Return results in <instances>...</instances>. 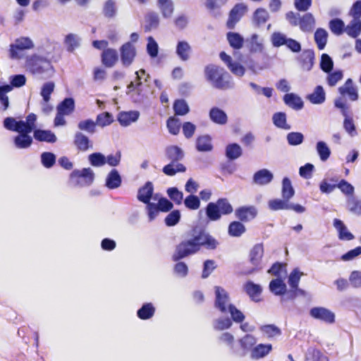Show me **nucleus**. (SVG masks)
<instances>
[{"label":"nucleus","mask_w":361,"mask_h":361,"mask_svg":"<svg viewBox=\"0 0 361 361\" xmlns=\"http://www.w3.org/2000/svg\"><path fill=\"white\" fill-rule=\"evenodd\" d=\"M190 238L182 240L176 246L171 259L176 262L173 272L178 276L185 278L188 274V267L181 259L197 253L203 247L209 250H214L219 242L205 228L194 226L190 231Z\"/></svg>","instance_id":"obj_1"},{"label":"nucleus","mask_w":361,"mask_h":361,"mask_svg":"<svg viewBox=\"0 0 361 361\" xmlns=\"http://www.w3.org/2000/svg\"><path fill=\"white\" fill-rule=\"evenodd\" d=\"M204 73L206 80L215 89L226 90L234 87L229 73L219 66L209 64L204 67Z\"/></svg>","instance_id":"obj_2"},{"label":"nucleus","mask_w":361,"mask_h":361,"mask_svg":"<svg viewBox=\"0 0 361 361\" xmlns=\"http://www.w3.org/2000/svg\"><path fill=\"white\" fill-rule=\"evenodd\" d=\"M183 150L178 145H169L165 148V157L170 161V163L165 165L162 172L169 176H173L177 173H184L186 167L179 161L184 158Z\"/></svg>","instance_id":"obj_3"},{"label":"nucleus","mask_w":361,"mask_h":361,"mask_svg":"<svg viewBox=\"0 0 361 361\" xmlns=\"http://www.w3.org/2000/svg\"><path fill=\"white\" fill-rule=\"evenodd\" d=\"M233 212V208L228 200L219 198L216 202H209L204 208L208 222L219 221L222 216H227Z\"/></svg>","instance_id":"obj_4"},{"label":"nucleus","mask_w":361,"mask_h":361,"mask_svg":"<svg viewBox=\"0 0 361 361\" xmlns=\"http://www.w3.org/2000/svg\"><path fill=\"white\" fill-rule=\"evenodd\" d=\"M285 18L292 27H298L300 31L305 33H311L316 25V19L310 12L301 15L298 12L288 11Z\"/></svg>","instance_id":"obj_5"},{"label":"nucleus","mask_w":361,"mask_h":361,"mask_svg":"<svg viewBox=\"0 0 361 361\" xmlns=\"http://www.w3.org/2000/svg\"><path fill=\"white\" fill-rule=\"evenodd\" d=\"M26 63L27 68L32 74L42 75L44 78L51 77L54 72L51 61L37 54L28 58Z\"/></svg>","instance_id":"obj_6"},{"label":"nucleus","mask_w":361,"mask_h":361,"mask_svg":"<svg viewBox=\"0 0 361 361\" xmlns=\"http://www.w3.org/2000/svg\"><path fill=\"white\" fill-rule=\"evenodd\" d=\"M36 122V114L30 113L26 116L25 121L21 119L17 120L16 118L11 116L6 117L3 121V126L9 131L19 133L25 130L27 131L33 130Z\"/></svg>","instance_id":"obj_7"},{"label":"nucleus","mask_w":361,"mask_h":361,"mask_svg":"<svg viewBox=\"0 0 361 361\" xmlns=\"http://www.w3.org/2000/svg\"><path fill=\"white\" fill-rule=\"evenodd\" d=\"M94 180V173L90 168H83L81 170L74 169L70 174L69 181L75 188L90 186Z\"/></svg>","instance_id":"obj_8"},{"label":"nucleus","mask_w":361,"mask_h":361,"mask_svg":"<svg viewBox=\"0 0 361 361\" xmlns=\"http://www.w3.org/2000/svg\"><path fill=\"white\" fill-rule=\"evenodd\" d=\"M303 274L300 271L298 268H295L290 272L288 278V284L290 287L287 293L286 297L281 298V303L283 304L286 300H295L298 295H305V291L299 288L298 285L300 281L301 276Z\"/></svg>","instance_id":"obj_9"},{"label":"nucleus","mask_w":361,"mask_h":361,"mask_svg":"<svg viewBox=\"0 0 361 361\" xmlns=\"http://www.w3.org/2000/svg\"><path fill=\"white\" fill-rule=\"evenodd\" d=\"M264 255V247L262 243L255 244L251 249L249 255V259L253 267L247 271V274L259 271L262 269V261Z\"/></svg>","instance_id":"obj_10"},{"label":"nucleus","mask_w":361,"mask_h":361,"mask_svg":"<svg viewBox=\"0 0 361 361\" xmlns=\"http://www.w3.org/2000/svg\"><path fill=\"white\" fill-rule=\"evenodd\" d=\"M119 52L120 59L123 66L126 68L130 66L137 54L135 45L130 42H127L121 46Z\"/></svg>","instance_id":"obj_11"},{"label":"nucleus","mask_w":361,"mask_h":361,"mask_svg":"<svg viewBox=\"0 0 361 361\" xmlns=\"http://www.w3.org/2000/svg\"><path fill=\"white\" fill-rule=\"evenodd\" d=\"M215 299L214 306L220 312H227L228 305L230 303L228 293L221 286L214 287Z\"/></svg>","instance_id":"obj_12"},{"label":"nucleus","mask_w":361,"mask_h":361,"mask_svg":"<svg viewBox=\"0 0 361 361\" xmlns=\"http://www.w3.org/2000/svg\"><path fill=\"white\" fill-rule=\"evenodd\" d=\"M310 315L314 319L320 320L329 324H332L336 321L334 312L324 307H312L310 310Z\"/></svg>","instance_id":"obj_13"},{"label":"nucleus","mask_w":361,"mask_h":361,"mask_svg":"<svg viewBox=\"0 0 361 361\" xmlns=\"http://www.w3.org/2000/svg\"><path fill=\"white\" fill-rule=\"evenodd\" d=\"M247 10V6L243 3L236 4L229 12L226 27L230 30L235 28V25L240 20Z\"/></svg>","instance_id":"obj_14"},{"label":"nucleus","mask_w":361,"mask_h":361,"mask_svg":"<svg viewBox=\"0 0 361 361\" xmlns=\"http://www.w3.org/2000/svg\"><path fill=\"white\" fill-rule=\"evenodd\" d=\"M34 44L30 38L23 37L16 39L15 42L10 45V57L11 59H18L19 57L18 51L33 48Z\"/></svg>","instance_id":"obj_15"},{"label":"nucleus","mask_w":361,"mask_h":361,"mask_svg":"<svg viewBox=\"0 0 361 361\" xmlns=\"http://www.w3.org/2000/svg\"><path fill=\"white\" fill-rule=\"evenodd\" d=\"M257 209L253 205L241 206L235 209V216L241 222H249L257 215Z\"/></svg>","instance_id":"obj_16"},{"label":"nucleus","mask_w":361,"mask_h":361,"mask_svg":"<svg viewBox=\"0 0 361 361\" xmlns=\"http://www.w3.org/2000/svg\"><path fill=\"white\" fill-rule=\"evenodd\" d=\"M30 133L32 132L25 130L14 136L13 142L15 147L20 149H28L33 143V137L29 135Z\"/></svg>","instance_id":"obj_17"},{"label":"nucleus","mask_w":361,"mask_h":361,"mask_svg":"<svg viewBox=\"0 0 361 361\" xmlns=\"http://www.w3.org/2000/svg\"><path fill=\"white\" fill-rule=\"evenodd\" d=\"M32 132L33 139L37 142L54 144L57 141L56 135L51 130L37 128L35 126Z\"/></svg>","instance_id":"obj_18"},{"label":"nucleus","mask_w":361,"mask_h":361,"mask_svg":"<svg viewBox=\"0 0 361 361\" xmlns=\"http://www.w3.org/2000/svg\"><path fill=\"white\" fill-rule=\"evenodd\" d=\"M239 345L242 349L241 352L233 350V353L240 357H244L248 352L251 353L252 349L255 346L257 343L256 338L252 334H245L243 337L238 340Z\"/></svg>","instance_id":"obj_19"},{"label":"nucleus","mask_w":361,"mask_h":361,"mask_svg":"<svg viewBox=\"0 0 361 361\" xmlns=\"http://www.w3.org/2000/svg\"><path fill=\"white\" fill-rule=\"evenodd\" d=\"M140 115V112L137 110L122 111L117 114V121L121 126L127 127L136 122Z\"/></svg>","instance_id":"obj_20"},{"label":"nucleus","mask_w":361,"mask_h":361,"mask_svg":"<svg viewBox=\"0 0 361 361\" xmlns=\"http://www.w3.org/2000/svg\"><path fill=\"white\" fill-rule=\"evenodd\" d=\"M274 179L273 173L267 169L257 171L252 176V183L257 185H267Z\"/></svg>","instance_id":"obj_21"},{"label":"nucleus","mask_w":361,"mask_h":361,"mask_svg":"<svg viewBox=\"0 0 361 361\" xmlns=\"http://www.w3.org/2000/svg\"><path fill=\"white\" fill-rule=\"evenodd\" d=\"M73 144L78 151L87 152L93 148L90 139L80 131H77L73 137Z\"/></svg>","instance_id":"obj_22"},{"label":"nucleus","mask_w":361,"mask_h":361,"mask_svg":"<svg viewBox=\"0 0 361 361\" xmlns=\"http://www.w3.org/2000/svg\"><path fill=\"white\" fill-rule=\"evenodd\" d=\"M315 59V54L313 49H305L298 58L302 68L304 71H310L312 69Z\"/></svg>","instance_id":"obj_23"},{"label":"nucleus","mask_w":361,"mask_h":361,"mask_svg":"<svg viewBox=\"0 0 361 361\" xmlns=\"http://www.w3.org/2000/svg\"><path fill=\"white\" fill-rule=\"evenodd\" d=\"M338 91L341 96L347 95L350 101L355 102L359 98L357 90L351 78L347 79L344 85L338 87Z\"/></svg>","instance_id":"obj_24"},{"label":"nucleus","mask_w":361,"mask_h":361,"mask_svg":"<svg viewBox=\"0 0 361 361\" xmlns=\"http://www.w3.org/2000/svg\"><path fill=\"white\" fill-rule=\"evenodd\" d=\"M269 288L271 293L274 295L286 297L288 290L287 286L281 277L272 279L269 284Z\"/></svg>","instance_id":"obj_25"},{"label":"nucleus","mask_w":361,"mask_h":361,"mask_svg":"<svg viewBox=\"0 0 361 361\" xmlns=\"http://www.w3.org/2000/svg\"><path fill=\"white\" fill-rule=\"evenodd\" d=\"M154 194V185L151 181H147L137 190V199L139 202L147 204L151 202Z\"/></svg>","instance_id":"obj_26"},{"label":"nucleus","mask_w":361,"mask_h":361,"mask_svg":"<svg viewBox=\"0 0 361 361\" xmlns=\"http://www.w3.org/2000/svg\"><path fill=\"white\" fill-rule=\"evenodd\" d=\"M243 289L252 301L255 302L261 301L260 295L262 293V288L259 284L247 281L244 284Z\"/></svg>","instance_id":"obj_27"},{"label":"nucleus","mask_w":361,"mask_h":361,"mask_svg":"<svg viewBox=\"0 0 361 361\" xmlns=\"http://www.w3.org/2000/svg\"><path fill=\"white\" fill-rule=\"evenodd\" d=\"M270 15L264 8H257L252 13V24L255 27L259 28L269 20Z\"/></svg>","instance_id":"obj_28"},{"label":"nucleus","mask_w":361,"mask_h":361,"mask_svg":"<svg viewBox=\"0 0 361 361\" xmlns=\"http://www.w3.org/2000/svg\"><path fill=\"white\" fill-rule=\"evenodd\" d=\"M102 64L106 68L114 66L118 60V54L116 49L113 48H106L101 54Z\"/></svg>","instance_id":"obj_29"},{"label":"nucleus","mask_w":361,"mask_h":361,"mask_svg":"<svg viewBox=\"0 0 361 361\" xmlns=\"http://www.w3.org/2000/svg\"><path fill=\"white\" fill-rule=\"evenodd\" d=\"M306 99L315 105L322 104L326 101V92L323 86L317 85L313 92L306 96Z\"/></svg>","instance_id":"obj_30"},{"label":"nucleus","mask_w":361,"mask_h":361,"mask_svg":"<svg viewBox=\"0 0 361 361\" xmlns=\"http://www.w3.org/2000/svg\"><path fill=\"white\" fill-rule=\"evenodd\" d=\"M122 184V178L116 169H111L107 174L105 179V186L109 190L118 188Z\"/></svg>","instance_id":"obj_31"},{"label":"nucleus","mask_w":361,"mask_h":361,"mask_svg":"<svg viewBox=\"0 0 361 361\" xmlns=\"http://www.w3.org/2000/svg\"><path fill=\"white\" fill-rule=\"evenodd\" d=\"M209 117L214 123L224 126L228 122V116L226 113L217 106H213L209 111Z\"/></svg>","instance_id":"obj_32"},{"label":"nucleus","mask_w":361,"mask_h":361,"mask_svg":"<svg viewBox=\"0 0 361 361\" xmlns=\"http://www.w3.org/2000/svg\"><path fill=\"white\" fill-rule=\"evenodd\" d=\"M272 348V345L270 343H259L252 349L250 358L256 360L262 359L271 353Z\"/></svg>","instance_id":"obj_33"},{"label":"nucleus","mask_w":361,"mask_h":361,"mask_svg":"<svg viewBox=\"0 0 361 361\" xmlns=\"http://www.w3.org/2000/svg\"><path fill=\"white\" fill-rule=\"evenodd\" d=\"M333 225L338 231V238L341 240H352L355 238L354 235L348 230L346 226L341 219H334Z\"/></svg>","instance_id":"obj_34"},{"label":"nucleus","mask_w":361,"mask_h":361,"mask_svg":"<svg viewBox=\"0 0 361 361\" xmlns=\"http://www.w3.org/2000/svg\"><path fill=\"white\" fill-rule=\"evenodd\" d=\"M283 100L286 105L295 111L301 110L304 106V102L301 97L295 93H286L283 96Z\"/></svg>","instance_id":"obj_35"},{"label":"nucleus","mask_w":361,"mask_h":361,"mask_svg":"<svg viewBox=\"0 0 361 361\" xmlns=\"http://www.w3.org/2000/svg\"><path fill=\"white\" fill-rule=\"evenodd\" d=\"M195 148L200 152L212 151L214 147L212 142V137L209 135L198 136L196 139Z\"/></svg>","instance_id":"obj_36"},{"label":"nucleus","mask_w":361,"mask_h":361,"mask_svg":"<svg viewBox=\"0 0 361 361\" xmlns=\"http://www.w3.org/2000/svg\"><path fill=\"white\" fill-rule=\"evenodd\" d=\"M156 308L152 302H145L137 310L136 315L141 320H148L153 317Z\"/></svg>","instance_id":"obj_37"},{"label":"nucleus","mask_w":361,"mask_h":361,"mask_svg":"<svg viewBox=\"0 0 361 361\" xmlns=\"http://www.w3.org/2000/svg\"><path fill=\"white\" fill-rule=\"evenodd\" d=\"M9 84L4 83L1 85L6 90L11 92L13 88H19L24 86L26 83V77L23 74L12 75L9 77Z\"/></svg>","instance_id":"obj_38"},{"label":"nucleus","mask_w":361,"mask_h":361,"mask_svg":"<svg viewBox=\"0 0 361 361\" xmlns=\"http://www.w3.org/2000/svg\"><path fill=\"white\" fill-rule=\"evenodd\" d=\"M75 108V99L71 97H65L56 106V111L67 116L71 114Z\"/></svg>","instance_id":"obj_39"},{"label":"nucleus","mask_w":361,"mask_h":361,"mask_svg":"<svg viewBox=\"0 0 361 361\" xmlns=\"http://www.w3.org/2000/svg\"><path fill=\"white\" fill-rule=\"evenodd\" d=\"M191 47L187 41L180 40L177 42L176 47V54L183 61H186L190 59Z\"/></svg>","instance_id":"obj_40"},{"label":"nucleus","mask_w":361,"mask_h":361,"mask_svg":"<svg viewBox=\"0 0 361 361\" xmlns=\"http://www.w3.org/2000/svg\"><path fill=\"white\" fill-rule=\"evenodd\" d=\"M145 20L144 30L146 32L157 29L159 25V16L154 11L148 12L145 16Z\"/></svg>","instance_id":"obj_41"},{"label":"nucleus","mask_w":361,"mask_h":361,"mask_svg":"<svg viewBox=\"0 0 361 361\" xmlns=\"http://www.w3.org/2000/svg\"><path fill=\"white\" fill-rule=\"evenodd\" d=\"M227 41L231 48L239 50L243 48L245 39L238 32H228L226 34Z\"/></svg>","instance_id":"obj_42"},{"label":"nucleus","mask_w":361,"mask_h":361,"mask_svg":"<svg viewBox=\"0 0 361 361\" xmlns=\"http://www.w3.org/2000/svg\"><path fill=\"white\" fill-rule=\"evenodd\" d=\"M345 32L352 38L358 39L361 35V19L353 18L345 26Z\"/></svg>","instance_id":"obj_43"},{"label":"nucleus","mask_w":361,"mask_h":361,"mask_svg":"<svg viewBox=\"0 0 361 361\" xmlns=\"http://www.w3.org/2000/svg\"><path fill=\"white\" fill-rule=\"evenodd\" d=\"M245 43L251 53L262 52L264 49L262 40H259V35L256 33H253L250 37L247 38Z\"/></svg>","instance_id":"obj_44"},{"label":"nucleus","mask_w":361,"mask_h":361,"mask_svg":"<svg viewBox=\"0 0 361 361\" xmlns=\"http://www.w3.org/2000/svg\"><path fill=\"white\" fill-rule=\"evenodd\" d=\"M243 154V149L239 144L233 142L226 145L225 149V156L229 161H233Z\"/></svg>","instance_id":"obj_45"},{"label":"nucleus","mask_w":361,"mask_h":361,"mask_svg":"<svg viewBox=\"0 0 361 361\" xmlns=\"http://www.w3.org/2000/svg\"><path fill=\"white\" fill-rule=\"evenodd\" d=\"M240 221H231L228 226V234L231 237L239 238L246 231L245 225Z\"/></svg>","instance_id":"obj_46"},{"label":"nucleus","mask_w":361,"mask_h":361,"mask_svg":"<svg viewBox=\"0 0 361 361\" xmlns=\"http://www.w3.org/2000/svg\"><path fill=\"white\" fill-rule=\"evenodd\" d=\"M329 33L322 27L317 28L314 34V39L319 50H323L328 41Z\"/></svg>","instance_id":"obj_47"},{"label":"nucleus","mask_w":361,"mask_h":361,"mask_svg":"<svg viewBox=\"0 0 361 361\" xmlns=\"http://www.w3.org/2000/svg\"><path fill=\"white\" fill-rule=\"evenodd\" d=\"M273 124L278 128L290 130L291 126L287 123V115L285 112L278 111L272 116Z\"/></svg>","instance_id":"obj_48"},{"label":"nucleus","mask_w":361,"mask_h":361,"mask_svg":"<svg viewBox=\"0 0 361 361\" xmlns=\"http://www.w3.org/2000/svg\"><path fill=\"white\" fill-rule=\"evenodd\" d=\"M329 27L331 32L337 36L343 35L345 31L344 21L339 18H334L329 22Z\"/></svg>","instance_id":"obj_49"},{"label":"nucleus","mask_w":361,"mask_h":361,"mask_svg":"<svg viewBox=\"0 0 361 361\" xmlns=\"http://www.w3.org/2000/svg\"><path fill=\"white\" fill-rule=\"evenodd\" d=\"M77 127L80 132H85L90 135H93L97 131L96 123L91 118L80 121L77 124Z\"/></svg>","instance_id":"obj_50"},{"label":"nucleus","mask_w":361,"mask_h":361,"mask_svg":"<svg viewBox=\"0 0 361 361\" xmlns=\"http://www.w3.org/2000/svg\"><path fill=\"white\" fill-rule=\"evenodd\" d=\"M157 5L163 18H169L171 17L174 11L173 3L171 0H158Z\"/></svg>","instance_id":"obj_51"},{"label":"nucleus","mask_w":361,"mask_h":361,"mask_svg":"<svg viewBox=\"0 0 361 361\" xmlns=\"http://www.w3.org/2000/svg\"><path fill=\"white\" fill-rule=\"evenodd\" d=\"M281 196L283 199L290 200L295 195V189L288 177L282 179Z\"/></svg>","instance_id":"obj_52"},{"label":"nucleus","mask_w":361,"mask_h":361,"mask_svg":"<svg viewBox=\"0 0 361 361\" xmlns=\"http://www.w3.org/2000/svg\"><path fill=\"white\" fill-rule=\"evenodd\" d=\"M316 152L322 161H326L331 156V152L328 145L322 140L317 142Z\"/></svg>","instance_id":"obj_53"},{"label":"nucleus","mask_w":361,"mask_h":361,"mask_svg":"<svg viewBox=\"0 0 361 361\" xmlns=\"http://www.w3.org/2000/svg\"><path fill=\"white\" fill-rule=\"evenodd\" d=\"M232 325V320L228 317H220L212 322L214 329L218 331L228 329Z\"/></svg>","instance_id":"obj_54"},{"label":"nucleus","mask_w":361,"mask_h":361,"mask_svg":"<svg viewBox=\"0 0 361 361\" xmlns=\"http://www.w3.org/2000/svg\"><path fill=\"white\" fill-rule=\"evenodd\" d=\"M80 38L78 35L73 33L68 34L64 39L66 50L68 52H73L75 49L80 47Z\"/></svg>","instance_id":"obj_55"},{"label":"nucleus","mask_w":361,"mask_h":361,"mask_svg":"<svg viewBox=\"0 0 361 361\" xmlns=\"http://www.w3.org/2000/svg\"><path fill=\"white\" fill-rule=\"evenodd\" d=\"M346 207L351 213L357 216L361 215V200L355 196H350L347 199Z\"/></svg>","instance_id":"obj_56"},{"label":"nucleus","mask_w":361,"mask_h":361,"mask_svg":"<svg viewBox=\"0 0 361 361\" xmlns=\"http://www.w3.org/2000/svg\"><path fill=\"white\" fill-rule=\"evenodd\" d=\"M173 109L176 116H185L190 111V107L184 99H176L173 104Z\"/></svg>","instance_id":"obj_57"},{"label":"nucleus","mask_w":361,"mask_h":361,"mask_svg":"<svg viewBox=\"0 0 361 361\" xmlns=\"http://www.w3.org/2000/svg\"><path fill=\"white\" fill-rule=\"evenodd\" d=\"M94 121L96 123V126L104 128L110 126L114 121V119L111 113L104 111L97 114L96 121Z\"/></svg>","instance_id":"obj_58"},{"label":"nucleus","mask_w":361,"mask_h":361,"mask_svg":"<svg viewBox=\"0 0 361 361\" xmlns=\"http://www.w3.org/2000/svg\"><path fill=\"white\" fill-rule=\"evenodd\" d=\"M88 161L92 166L101 167L106 164V156L102 152H93L87 157Z\"/></svg>","instance_id":"obj_59"},{"label":"nucleus","mask_w":361,"mask_h":361,"mask_svg":"<svg viewBox=\"0 0 361 361\" xmlns=\"http://www.w3.org/2000/svg\"><path fill=\"white\" fill-rule=\"evenodd\" d=\"M334 105L335 108L339 109L340 113L344 118L351 116L350 106L343 97H339L336 98L334 101Z\"/></svg>","instance_id":"obj_60"},{"label":"nucleus","mask_w":361,"mask_h":361,"mask_svg":"<svg viewBox=\"0 0 361 361\" xmlns=\"http://www.w3.org/2000/svg\"><path fill=\"white\" fill-rule=\"evenodd\" d=\"M227 312L231 314L230 319L232 320V322L241 324L245 319L243 312L238 309L233 304H228Z\"/></svg>","instance_id":"obj_61"},{"label":"nucleus","mask_w":361,"mask_h":361,"mask_svg":"<svg viewBox=\"0 0 361 361\" xmlns=\"http://www.w3.org/2000/svg\"><path fill=\"white\" fill-rule=\"evenodd\" d=\"M146 51L151 59H155L159 54V44L152 36L147 38Z\"/></svg>","instance_id":"obj_62"},{"label":"nucleus","mask_w":361,"mask_h":361,"mask_svg":"<svg viewBox=\"0 0 361 361\" xmlns=\"http://www.w3.org/2000/svg\"><path fill=\"white\" fill-rule=\"evenodd\" d=\"M183 203L185 207L189 210H197L201 204L200 197L194 194H190L183 199Z\"/></svg>","instance_id":"obj_63"},{"label":"nucleus","mask_w":361,"mask_h":361,"mask_svg":"<svg viewBox=\"0 0 361 361\" xmlns=\"http://www.w3.org/2000/svg\"><path fill=\"white\" fill-rule=\"evenodd\" d=\"M166 194L176 204L180 205L183 201V193L176 187H171L166 190Z\"/></svg>","instance_id":"obj_64"}]
</instances>
